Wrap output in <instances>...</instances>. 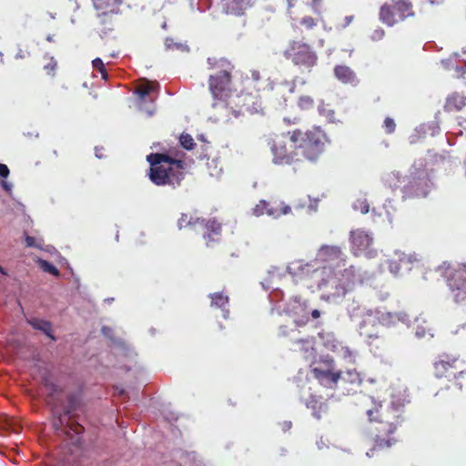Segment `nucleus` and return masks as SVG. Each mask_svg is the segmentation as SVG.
<instances>
[{"label": "nucleus", "instance_id": "nucleus-1", "mask_svg": "<svg viewBox=\"0 0 466 466\" xmlns=\"http://www.w3.org/2000/svg\"><path fill=\"white\" fill-rule=\"evenodd\" d=\"M184 153L172 155L168 153H152L147 157L150 164L148 176L157 186L171 185L179 186L184 179L186 162L183 159Z\"/></svg>", "mask_w": 466, "mask_h": 466}, {"label": "nucleus", "instance_id": "nucleus-2", "mask_svg": "<svg viewBox=\"0 0 466 466\" xmlns=\"http://www.w3.org/2000/svg\"><path fill=\"white\" fill-rule=\"evenodd\" d=\"M326 141V134L319 128L307 132L293 130V157L316 161L323 153Z\"/></svg>", "mask_w": 466, "mask_h": 466}, {"label": "nucleus", "instance_id": "nucleus-3", "mask_svg": "<svg viewBox=\"0 0 466 466\" xmlns=\"http://www.w3.org/2000/svg\"><path fill=\"white\" fill-rule=\"evenodd\" d=\"M432 177L427 168H417L414 164L410 168L408 182L402 187V198L426 197L433 188Z\"/></svg>", "mask_w": 466, "mask_h": 466}, {"label": "nucleus", "instance_id": "nucleus-4", "mask_svg": "<svg viewBox=\"0 0 466 466\" xmlns=\"http://www.w3.org/2000/svg\"><path fill=\"white\" fill-rule=\"evenodd\" d=\"M347 274L352 273L353 279L348 282L338 279L336 276H329L322 279L318 284V288L321 290L320 299L329 303H339L342 298L350 290L355 281V268L351 266L346 270Z\"/></svg>", "mask_w": 466, "mask_h": 466}, {"label": "nucleus", "instance_id": "nucleus-5", "mask_svg": "<svg viewBox=\"0 0 466 466\" xmlns=\"http://www.w3.org/2000/svg\"><path fill=\"white\" fill-rule=\"evenodd\" d=\"M413 15L412 5L409 0H391L390 4L382 5L380 10V20L388 26Z\"/></svg>", "mask_w": 466, "mask_h": 466}, {"label": "nucleus", "instance_id": "nucleus-6", "mask_svg": "<svg viewBox=\"0 0 466 466\" xmlns=\"http://www.w3.org/2000/svg\"><path fill=\"white\" fill-rule=\"evenodd\" d=\"M321 316V311L318 309H312L308 299L300 297L293 298V323L297 327H304L310 320H318Z\"/></svg>", "mask_w": 466, "mask_h": 466}, {"label": "nucleus", "instance_id": "nucleus-7", "mask_svg": "<svg viewBox=\"0 0 466 466\" xmlns=\"http://www.w3.org/2000/svg\"><path fill=\"white\" fill-rule=\"evenodd\" d=\"M447 285L453 293V301L457 304L466 299V265L454 269L446 271L445 276Z\"/></svg>", "mask_w": 466, "mask_h": 466}, {"label": "nucleus", "instance_id": "nucleus-8", "mask_svg": "<svg viewBox=\"0 0 466 466\" xmlns=\"http://www.w3.org/2000/svg\"><path fill=\"white\" fill-rule=\"evenodd\" d=\"M209 91L215 99L223 100L231 92V68L212 75L208 79Z\"/></svg>", "mask_w": 466, "mask_h": 466}, {"label": "nucleus", "instance_id": "nucleus-9", "mask_svg": "<svg viewBox=\"0 0 466 466\" xmlns=\"http://www.w3.org/2000/svg\"><path fill=\"white\" fill-rule=\"evenodd\" d=\"M395 319L406 324H409L410 321L409 316L405 312L392 314L390 312H383L380 309H367L363 315V320L360 323V328L367 324L375 325L377 322L382 325H390L394 322Z\"/></svg>", "mask_w": 466, "mask_h": 466}, {"label": "nucleus", "instance_id": "nucleus-10", "mask_svg": "<svg viewBox=\"0 0 466 466\" xmlns=\"http://www.w3.org/2000/svg\"><path fill=\"white\" fill-rule=\"evenodd\" d=\"M324 363L326 364L325 369L316 367L311 370V372L320 385L333 389L339 381L340 371L333 370L334 360L329 356L326 357Z\"/></svg>", "mask_w": 466, "mask_h": 466}, {"label": "nucleus", "instance_id": "nucleus-11", "mask_svg": "<svg viewBox=\"0 0 466 466\" xmlns=\"http://www.w3.org/2000/svg\"><path fill=\"white\" fill-rule=\"evenodd\" d=\"M350 239L354 255L359 256L363 253L369 258L375 257L376 251L370 248L373 238L369 233L363 230L352 231Z\"/></svg>", "mask_w": 466, "mask_h": 466}, {"label": "nucleus", "instance_id": "nucleus-12", "mask_svg": "<svg viewBox=\"0 0 466 466\" xmlns=\"http://www.w3.org/2000/svg\"><path fill=\"white\" fill-rule=\"evenodd\" d=\"M260 80L261 76L258 71H251L250 76H246L243 80L244 87L250 90L248 95L253 100L251 107L247 105V110L250 113L258 112L261 106L258 98V92L261 90Z\"/></svg>", "mask_w": 466, "mask_h": 466}, {"label": "nucleus", "instance_id": "nucleus-13", "mask_svg": "<svg viewBox=\"0 0 466 466\" xmlns=\"http://www.w3.org/2000/svg\"><path fill=\"white\" fill-rule=\"evenodd\" d=\"M289 211V207L279 202L278 199H271L269 201L260 200L258 204L253 208V213L256 216L268 215L278 218Z\"/></svg>", "mask_w": 466, "mask_h": 466}, {"label": "nucleus", "instance_id": "nucleus-14", "mask_svg": "<svg viewBox=\"0 0 466 466\" xmlns=\"http://www.w3.org/2000/svg\"><path fill=\"white\" fill-rule=\"evenodd\" d=\"M202 238L208 248H212L221 241L222 224L216 218L207 219L203 227Z\"/></svg>", "mask_w": 466, "mask_h": 466}, {"label": "nucleus", "instance_id": "nucleus-15", "mask_svg": "<svg viewBox=\"0 0 466 466\" xmlns=\"http://www.w3.org/2000/svg\"><path fill=\"white\" fill-rule=\"evenodd\" d=\"M317 61L316 54L311 51L308 45L295 46L293 42V63L299 66H304L307 68L312 67Z\"/></svg>", "mask_w": 466, "mask_h": 466}, {"label": "nucleus", "instance_id": "nucleus-16", "mask_svg": "<svg viewBox=\"0 0 466 466\" xmlns=\"http://www.w3.org/2000/svg\"><path fill=\"white\" fill-rule=\"evenodd\" d=\"M395 254L398 257V260H389V269L395 277L400 275L401 268H404L406 271H410L411 269L412 263L419 260L416 254L406 255L399 250L395 251Z\"/></svg>", "mask_w": 466, "mask_h": 466}, {"label": "nucleus", "instance_id": "nucleus-17", "mask_svg": "<svg viewBox=\"0 0 466 466\" xmlns=\"http://www.w3.org/2000/svg\"><path fill=\"white\" fill-rule=\"evenodd\" d=\"M326 347L330 350L337 352L345 361L354 363L357 352L351 350L349 347L343 346L340 342L336 340L332 335H328Z\"/></svg>", "mask_w": 466, "mask_h": 466}, {"label": "nucleus", "instance_id": "nucleus-18", "mask_svg": "<svg viewBox=\"0 0 466 466\" xmlns=\"http://www.w3.org/2000/svg\"><path fill=\"white\" fill-rule=\"evenodd\" d=\"M251 0H221L222 11L227 15L241 16L250 6Z\"/></svg>", "mask_w": 466, "mask_h": 466}, {"label": "nucleus", "instance_id": "nucleus-19", "mask_svg": "<svg viewBox=\"0 0 466 466\" xmlns=\"http://www.w3.org/2000/svg\"><path fill=\"white\" fill-rule=\"evenodd\" d=\"M334 76L344 85L357 86L360 83L357 74L350 66L345 65L336 66L334 67Z\"/></svg>", "mask_w": 466, "mask_h": 466}, {"label": "nucleus", "instance_id": "nucleus-20", "mask_svg": "<svg viewBox=\"0 0 466 466\" xmlns=\"http://www.w3.org/2000/svg\"><path fill=\"white\" fill-rule=\"evenodd\" d=\"M96 14H118L123 0H92Z\"/></svg>", "mask_w": 466, "mask_h": 466}, {"label": "nucleus", "instance_id": "nucleus-21", "mask_svg": "<svg viewBox=\"0 0 466 466\" xmlns=\"http://www.w3.org/2000/svg\"><path fill=\"white\" fill-rule=\"evenodd\" d=\"M301 403H303L308 409L312 410V416L320 420L322 413L326 410L325 405L312 393H309L308 397L301 396L299 398Z\"/></svg>", "mask_w": 466, "mask_h": 466}, {"label": "nucleus", "instance_id": "nucleus-22", "mask_svg": "<svg viewBox=\"0 0 466 466\" xmlns=\"http://www.w3.org/2000/svg\"><path fill=\"white\" fill-rule=\"evenodd\" d=\"M296 344L299 347V350L297 351L300 354L301 358L311 364L316 356L313 340L311 339H299Z\"/></svg>", "mask_w": 466, "mask_h": 466}, {"label": "nucleus", "instance_id": "nucleus-23", "mask_svg": "<svg viewBox=\"0 0 466 466\" xmlns=\"http://www.w3.org/2000/svg\"><path fill=\"white\" fill-rule=\"evenodd\" d=\"M319 266L317 265V261L303 264L302 260H298L293 262V278L297 277L302 279L317 272Z\"/></svg>", "mask_w": 466, "mask_h": 466}, {"label": "nucleus", "instance_id": "nucleus-24", "mask_svg": "<svg viewBox=\"0 0 466 466\" xmlns=\"http://www.w3.org/2000/svg\"><path fill=\"white\" fill-rule=\"evenodd\" d=\"M340 255L341 250L338 246L323 245L318 250L316 260L332 261L339 258Z\"/></svg>", "mask_w": 466, "mask_h": 466}, {"label": "nucleus", "instance_id": "nucleus-25", "mask_svg": "<svg viewBox=\"0 0 466 466\" xmlns=\"http://www.w3.org/2000/svg\"><path fill=\"white\" fill-rule=\"evenodd\" d=\"M26 322L34 329L42 331L50 339L54 341L56 339V337L53 335L52 323L50 321L38 318H30L26 319Z\"/></svg>", "mask_w": 466, "mask_h": 466}, {"label": "nucleus", "instance_id": "nucleus-26", "mask_svg": "<svg viewBox=\"0 0 466 466\" xmlns=\"http://www.w3.org/2000/svg\"><path fill=\"white\" fill-rule=\"evenodd\" d=\"M456 358L443 355L441 359L434 363L435 375L438 378L446 376V372L452 367V363L456 361Z\"/></svg>", "mask_w": 466, "mask_h": 466}, {"label": "nucleus", "instance_id": "nucleus-27", "mask_svg": "<svg viewBox=\"0 0 466 466\" xmlns=\"http://www.w3.org/2000/svg\"><path fill=\"white\" fill-rule=\"evenodd\" d=\"M116 14H97L98 18V30L101 34H107L114 30L116 25V20L114 15Z\"/></svg>", "mask_w": 466, "mask_h": 466}, {"label": "nucleus", "instance_id": "nucleus-28", "mask_svg": "<svg viewBox=\"0 0 466 466\" xmlns=\"http://www.w3.org/2000/svg\"><path fill=\"white\" fill-rule=\"evenodd\" d=\"M466 97L454 93L447 97L445 109L447 111H459L465 106Z\"/></svg>", "mask_w": 466, "mask_h": 466}, {"label": "nucleus", "instance_id": "nucleus-29", "mask_svg": "<svg viewBox=\"0 0 466 466\" xmlns=\"http://www.w3.org/2000/svg\"><path fill=\"white\" fill-rule=\"evenodd\" d=\"M381 181L385 187L395 190L401 183V176L399 171L386 172L382 175Z\"/></svg>", "mask_w": 466, "mask_h": 466}, {"label": "nucleus", "instance_id": "nucleus-30", "mask_svg": "<svg viewBox=\"0 0 466 466\" xmlns=\"http://www.w3.org/2000/svg\"><path fill=\"white\" fill-rule=\"evenodd\" d=\"M439 131H440V127L434 121L420 124V126L416 127V132L420 133V135L423 138L426 137L428 135L434 137L439 133Z\"/></svg>", "mask_w": 466, "mask_h": 466}, {"label": "nucleus", "instance_id": "nucleus-31", "mask_svg": "<svg viewBox=\"0 0 466 466\" xmlns=\"http://www.w3.org/2000/svg\"><path fill=\"white\" fill-rule=\"evenodd\" d=\"M158 86V83H152L147 81L145 84L139 85L136 88V94L141 100H146L147 96H149L152 92L157 91Z\"/></svg>", "mask_w": 466, "mask_h": 466}, {"label": "nucleus", "instance_id": "nucleus-32", "mask_svg": "<svg viewBox=\"0 0 466 466\" xmlns=\"http://www.w3.org/2000/svg\"><path fill=\"white\" fill-rule=\"evenodd\" d=\"M209 297L211 299V306L219 309H224L229 301L228 297L222 292H215L210 294Z\"/></svg>", "mask_w": 466, "mask_h": 466}, {"label": "nucleus", "instance_id": "nucleus-33", "mask_svg": "<svg viewBox=\"0 0 466 466\" xmlns=\"http://www.w3.org/2000/svg\"><path fill=\"white\" fill-rule=\"evenodd\" d=\"M339 381L349 382L351 384H360L361 379L356 370H348L344 373L340 371Z\"/></svg>", "mask_w": 466, "mask_h": 466}, {"label": "nucleus", "instance_id": "nucleus-34", "mask_svg": "<svg viewBox=\"0 0 466 466\" xmlns=\"http://www.w3.org/2000/svg\"><path fill=\"white\" fill-rule=\"evenodd\" d=\"M397 442V440L393 437H388L387 439L376 436L374 440V449L383 450L385 448H390Z\"/></svg>", "mask_w": 466, "mask_h": 466}, {"label": "nucleus", "instance_id": "nucleus-35", "mask_svg": "<svg viewBox=\"0 0 466 466\" xmlns=\"http://www.w3.org/2000/svg\"><path fill=\"white\" fill-rule=\"evenodd\" d=\"M80 404V399L76 394H70L67 396V405L65 409V413L69 415L73 411L76 410Z\"/></svg>", "mask_w": 466, "mask_h": 466}, {"label": "nucleus", "instance_id": "nucleus-36", "mask_svg": "<svg viewBox=\"0 0 466 466\" xmlns=\"http://www.w3.org/2000/svg\"><path fill=\"white\" fill-rule=\"evenodd\" d=\"M319 114L322 116H325L329 122H335V111L331 108H327L323 100L320 101L318 106Z\"/></svg>", "mask_w": 466, "mask_h": 466}, {"label": "nucleus", "instance_id": "nucleus-37", "mask_svg": "<svg viewBox=\"0 0 466 466\" xmlns=\"http://www.w3.org/2000/svg\"><path fill=\"white\" fill-rule=\"evenodd\" d=\"M352 208L361 214H367L370 210V204L365 197H361L352 203Z\"/></svg>", "mask_w": 466, "mask_h": 466}, {"label": "nucleus", "instance_id": "nucleus-38", "mask_svg": "<svg viewBox=\"0 0 466 466\" xmlns=\"http://www.w3.org/2000/svg\"><path fill=\"white\" fill-rule=\"evenodd\" d=\"M180 145L187 150H191L196 146L193 137L187 133H183L179 137Z\"/></svg>", "mask_w": 466, "mask_h": 466}, {"label": "nucleus", "instance_id": "nucleus-39", "mask_svg": "<svg viewBox=\"0 0 466 466\" xmlns=\"http://www.w3.org/2000/svg\"><path fill=\"white\" fill-rule=\"evenodd\" d=\"M297 104L301 110H308L314 106V99L309 96H301Z\"/></svg>", "mask_w": 466, "mask_h": 466}, {"label": "nucleus", "instance_id": "nucleus-40", "mask_svg": "<svg viewBox=\"0 0 466 466\" xmlns=\"http://www.w3.org/2000/svg\"><path fill=\"white\" fill-rule=\"evenodd\" d=\"M407 402L408 401L406 400L405 398L393 395L391 401H390V408L394 411H400L404 408V406Z\"/></svg>", "mask_w": 466, "mask_h": 466}, {"label": "nucleus", "instance_id": "nucleus-41", "mask_svg": "<svg viewBox=\"0 0 466 466\" xmlns=\"http://www.w3.org/2000/svg\"><path fill=\"white\" fill-rule=\"evenodd\" d=\"M39 266L45 272H47L53 276H59V270L52 263L44 259H39Z\"/></svg>", "mask_w": 466, "mask_h": 466}, {"label": "nucleus", "instance_id": "nucleus-42", "mask_svg": "<svg viewBox=\"0 0 466 466\" xmlns=\"http://www.w3.org/2000/svg\"><path fill=\"white\" fill-rule=\"evenodd\" d=\"M272 150L274 151V154H275V158H274V161L275 163H278V164H282V163H289V157L287 155V149L284 147L283 150L281 149L279 153H278V148H277V146L275 145L272 148Z\"/></svg>", "mask_w": 466, "mask_h": 466}, {"label": "nucleus", "instance_id": "nucleus-43", "mask_svg": "<svg viewBox=\"0 0 466 466\" xmlns=\"http://www.w3.org/2000/svg\"><path fill=\"white\" fill-rule=\"evenodd\" d=\"M92 65H93V67L97 69L99 71V73L101 74V76L103 79H106L108 75H107V72H106V69L105 67V65L102 61V59L100 58H95L93 61H92Z\"/></svg>", "mask_w": 466, "mask_h": 466}, {"label": "nucleus", "instance_id": "nucleus-44", "mask_svg": "<svg viewBox=\"0 0 466 466\" xmlns=\"http://www.w3.org/2000/svg\"><path fill=\"white\" fill-rule=\"evenodd\" d=\"M429 336L430 339L433 338V333H431V329H427L426 328L418 325L415 330V337L419 339H423Z\"/></svg>", "mask_w": 466, "mask_h": 466}, {"label": "nucleus", "instance_id": "nucleus-45", "mask_svg": "<svg viewBox=\"0 0 466 466\" xmlns=\"http://www.w3.org/2000/svg\"><path fill=\"white\" fill-rule=\"evenodd\" d=\"M206 220L207 219L198 218V216L190 213V218H188L187 225H188V227H192V228H195L198 225H199L200 227H203Z\"/></svg>", "mask_w": 466, "mask_h": 466}, {"label": "nucleus", "instance_id": "nucleus-46", "mask_svg": "<svg viewBox=\"0 0 466 466\" xmlns=\"http://www.w3.org/2000/svg\"><path fill=\"white\" fill-rule=\"evenodd\" d=\"M308 199H309V205L307 206V213L309 215H311L313 213H316L317 210H318V203L319 201V198H315V199H311L309 196H308Z\"/></svg>", "mask_w": 466, "mask_h": 466}, {"label": "nucleus", "instance_id": "nucleus-47", "mask_svg": "<svg viewBox=\"0 0 466 466\" xmlns=\"http://www.w3.org/2000/svg\"><path fill=\"white\" fill-rule=\"evenodd\" d=\"M188 218H190V213H182L180 218L177 220V226L179 229L184 228H187Z\"/></svg>", "mask_w": 466, "mask_h": 466}, {"label": "nucleus", "instance_id": "nucleus-48", "mask_svg": "<svg viewBox=\"0 0 466 466\" xmlns=\"http://www.w3.org/2000/svg\"><path fill=\"white\" fill-rule=\"evenodd\" d=\"M384 127L388 134L393 133L396 127L394 119L391 117H386L384 120Z\"/></svg>", "mask_w": 466, "mask_h": 466}, {"label": "nucleus", "instance_id": "nucleus-49", "mask_svg": "<svg viewBox=\"0 0 466 466\" xmlns=\"http://www.w3.org/2000/svg\"><path fill=\"white\" fill-rule=\"evenodd\" d=\"M384 35L385 31L382 28L379 27L373 31V33L370 35V39L372 41H379L381 40L384 37Z\"/></svg>", "mask_w": 466, "mask_h": 466}, {"label": "nucleus", "instance_id": "nucleus-50", "mask_svg": "<svg viewBox=\"0 0 466 466\" xmlns=\"http://www.w3.org/2000/svg\"><path fill=\"white\" fill-rule=\"evenodd\" d=\"M300 24L308 29H311L316 25L315 20L311 16L303 17Z\"/></svg>", "mask_w": 466, "mask_h": 466}, {"label": "nucleus", "instance_id": "nucleus-51", "mask_svg": "<svg viewBox=\"0 0 466 466\" xmlns=\"http://www.w3.org/2000/svg\"><path fill=\"white\" fill-rule=\"evenodd\" d=\"M25 244L27 247L36 248H42V245L36 241V239L34 237L26 236L25 237Z\"/></svg>", "mask_w": 466, "mask_h": 466}, {"label": "nucleus", "instance_id": "nucleus-52", "mask_svg": "<svg viewBox=\"0 0 466 466\" xmlns=\"http://www.w3.org/2000/svg\"><path fill=\"white\" fill-rule=\"evenodd\" d=\"M280 272L279 268H273L272 270L268 271V281L271 283H274L276 280L280 279Z\"/></svg>", "mask_w": 466, "mask_h": 466}, {"label": "nucleus", "instance_id": "nucleus-53", "mask_svg": "<svg viewBox=\"0 0 466 466\" xmlns=\"http://www.w3.org/2000/svg\"><path fill=\"white\" fill-rule=\"evenodd\" d=\"M45 69L48 75L54 76L56 69V62L51 59L50 63L45 66Z\"/></svg>", "mask_w": 466, "mask_h": 466}, {"label": "nucleus", "instance_id": "nucleus-54", "mask_svg": "<svg viewBox=\"0 0 466 466\" xmlns=\"http://www.w3.org/2000/svg\"><path fill=\"white\" fill-rule=\"evenodd\" d=\"M69 429L71 431H73L74 432H76V434H81L83 431H84V427L77 423V422H72L70 425H69Z\"/></svg>", "mask_w": 466, "mask_h": 466}, {"label": "nucleus", "instance_id": "nucleus-55", "mask_svg": "<svg viewBox=\"0 0 466 466\" xmlns=\"http://www.w3.org/2000/svg\"><path fill=\"white\" fill-rule=\"evenodd\" d=\"M421 138H423L420 133L416 132V128L414 129L413 133L409 137V141L410 144H415L419 142Z\"/></svg>", "mask_w": 466, "mask_h": 466}, {"label": "nucleus", "instance_id": "nucleus-56", "mask_svg": "<svg viewBox=\"0 0 466 466\" xmlns=\"http://www.w3.org/2000/svg\"><path fill=\"white\" fill-rule=\"evenodd\" d=\"M165 46L167 48L170 49V48H179L180 45L177 44V43H175L174 40L170 37H167L166 38L165 40Z\"/></svg>", "mask_w": 466, "mask_h": 466}, {"label": "nucleus", "instance_id": "nucleus-57", "mask_svg": "<svg viewBox=\"0 0 466 466\" xmlns=\"http://www.w3.org/2000/svg\"><path fill=\"white\" fill-rule=\"evenodd\" d=\"M375 413H378V409H370L366 411V414L369 418L370 421H377V418L374 416Z\"/></svg>", "mask_w": 466, "mask_h": 466}, {"label": "nucleus", "instance_id": "nucleus-58", "mask_svg": "<svg viewBox=\"0 0 466 466\" xmlns=\"http://www.w3.org/2000/svg\"><path fill=\"white\" fill-rule=\"evenodd\" d=\"M9 173H10V171H9L8 167L5 164H0V177H7Z\"/></svg>", "mask_w": 466, "mask_h": 466}, {"label": "nucleus", "instance_id": "nucleus-59", "mask_svg": "<svg viewBox=\"0 0 466 466\" xmlns=\"http://www.w3.org/2000/svg\"><path fill=\"white\" fill-rule=\"evenodd\" d=\"M398 426H399V422H391V423H389V424H388V429H387V431H387V434H388V435L393 434V433L396 431V430H397Z\"/></svg>", "mask_w": 466, "mask_h": 466}, {"label": "nucleus", "instance_id": "nucleus-60", "mask_svg": "<svg viewBox=\"0 0 466 466\" xmlns=\"http://www.w3.org/2000/svg\"><path fill=\"white\" fill-rule=\"evenodd\" d=\"M454 69L458 73L459 76L466 74V65H464V66H455Z\"/></svg>", "mask_w": 466, "mask_h": 466}, {"label": "nucleus", "instance_id": "nucleus-61", "mask_svg": "<svg viewBox=\"0 0 466 466\" xmlns=\"http://www.w3.org/2000/svg\"><path fill=\"white\" fill-rule=\"evenodd\" d=\"M441 64H442V66H443L446 69L454 68V66H452V60H451V58H449V59H442V60H441Z\"/></svg>", "mask_w": 466, "mask_h": 466}, {"label": "nucleus", "instance_id": "nucleus-62", "mask_svg": "<svg viewBox=\"0 0 466 466\" xmlns=\"http://www.w3.org/2000/svg\"><path fill=\"white\" fill-rule=\"evenodd\" d=\"M279 333L280 335L286 337L289 335V329H288V326H284V327H280L279 328Z\"/></svg>", "mask_w": 466, "mask_h": 466}, {"label": "nucleus", "instance_id": "nucleus-63", "mask_svg": "<svg viewBox=\"0 0 466 466\" xmlns=\"http://www.w3.org/2000/svg\"><path fill=\"white\" fill-rule=\"evenodd\" d=\"M112 329L109 328V327H106L104 326L102 328V333L105 335V336H109V334L111 333Z\"/></svg>", "mask_w": 466, "mask_h": 466}, {"label": "nucleus", "instance_id": "nucleus-64", "mask_svg": "<svg viewBox=\"0 0 466 466\" xmlns=\"http://www.w3.org/2000/svg\"><path fill=\"white\" fill-rule=\"evenodd\" d=\"M305 207H306V202H305V201H304V202H302V201H300V200H299V201L296 203V206H295V208H296L297 209H301V208H304Z\"/></svg>", "mask_w": 466, "mask_h": 466}]
</instances>
